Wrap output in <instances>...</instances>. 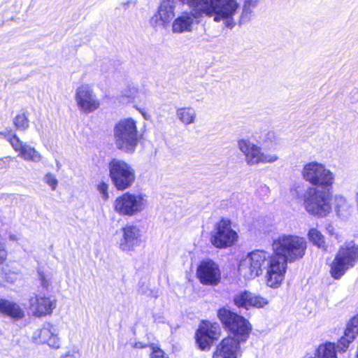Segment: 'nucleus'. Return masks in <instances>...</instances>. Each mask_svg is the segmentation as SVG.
Here are the masks:
<instances>
[{
  "label": "nucleus",
  "mask_w": 358,
  "mask_h": 358,
  "mask_svg": "<svg viewBox=\"0 0 358 358\" xmlns=\"http://www.w3.org/2000/svg\"><path fill=\"white\" fill-rule=\"evenodd\" d=\"M192 10L181 13L172 22L175 34L191 32L199 19L213 17L215 22H223L225 27L232 29L236 25L235 16L241 10L238 0H178Z\"/></svg>",
  "instance_id": "nucleus-1"
},
{
  "label": "nucleus",
  "mask_w": 358,
  "mask_h": 358,
  "mask_svg": "<svg viewBox=\"0 0 358 358\" xmlns=\"http://www.w3.org/2000/svg\"><path fill=\"white\" fill-rule=\"evenodd\" d=\"M306 248V242L304 238L296 236H283L274 241V253L271 255L268 286L278 287L284 278L287 263L301 258Z\"/></svg>",
  "instance_id": "nucleus-2"
},
{
  "label": "nucleus",
  "mask_w": 358,
  "mask_h": 358,
  "mask_svg": "<svg viewBox=\"0 0 358 358\" xmlns=\"http://www.w3.org/2000/svg\"><path fill=\"white\" fill-rule=\"evenodd\" d=\"M334 182V174L315 162V216L326 217L331 212Z\"/></svg>",
  "instance_id": "nucleus-3"
},
{
  "label": "nucleus",
  "mask_w": 358,
  "mask_h": 358,
  "mask_svg": "<svg viewBox=\"0 0 358 358\" xmlns=\"http://www.w3.org/2000/svg\"><path fill=\"white\" fill-rule=\"evenodd\" d=\"M271 261L270 253L261 250L252 251L240 261L238 274L245 280H251L260 275L263 270L266 268V283L268 284Z\"/></svg>",
  "instance_id": "nucleus-4"
},
{
  "label": "nucleus",
  "mask_w": 358,
  "mask_h": 358,
  "mask_svg": "<svg viewBox=\"0 0 358 358\" xmlns=\"http://www.w3.org/2000/svg\"><path fill=\"white\" fill-rule=\"evenodd\" d=\"M113 136L116 148L127 153H133L138 145V130L132 118L120 120L114 127Z\"/></svg>",
  "instance_id": "nucleus-5"
},
{
  "label": "nucleus",
  "mask_w": 358,
  "mask_h": 358,
  "mask_svg": "<svg viewBox=\"0 0 358 358\" xmlns=\"http://www.w3.org/2000/svg\"><path fill=\"white\" fill-rule=\"evenodd\" d=\"M358 262V245L353 241L345 243L339 249L331 267V273L339 279Z\"/></svg>",
  "instance_id": "nucleus-6"
},
{
  "label": "nucleus",
  "mask_w": 358,
  "mask_h": 358,
  "mask_svg": "<svg viewBox=\"0 0 358 358\" xmlns=\"http://www.w3.org/2000/svg\"><path fill=\"white\" fill-rule=\"evenodd\" d=\"M217 316L224 327L231 333L230 336L247 341L251 326L246 319L225 308L218 310Z\"/></svg>",
  "instance_id": "nucleus-7"
},
{
  "label": "nucleus",
  "mask_w": 358,
  "mask_h": 358,
  "mask_svg": "<svg viewBox=\"0 0 358 358\" xmlns=\"http://www.w3.org/2000/svg\"><path fill=\"white\" fill-rule=\"evenodd\" d=\"M108 169L113 184L118 190L130 187L135 181V169L124 160L113 159L109 162Z\"/></svg>",
  "instance_id": "nucleus-8"
},
{
  "label": "nucleus",
  "mask_w": 358,
  "mask_h": 358,
  "mask_svg": "<svg viewBox=\"0 0 358 358\" xmlns=\"http://www.w3.org/2000/svg\"><path fill=\"white\" fill-rule=\"evenodd\" d=\"M238 148L245 155L248 165L253 166L259 164H271L278 159L275 154L264 153L262 148L251 142L248 138L238 140Z\"/></svg>",
  "instance_id": "nucleus-9"
},
{
  "label": "nucleus",
  "mask_w": 358,
  "mask_h": 358,
  "mask_svg": "<svg viewBox=\"0 0 358 358\" xmlns=\"http://www.w3.org/2000/svg\"><path fill=\"white\" fill-rule=\"evenodd\" d=\"M147 201L142 194L126 192L118 196L113 204L114 210L120 215L134 216L142 212Z\"/></svg>",
  "instance_id": "nucleus-10"
},
{
  "label": "nucleus",
  "mask_w": 358,
  "mask_h": 358,
  "mask_svg": "<svg viewBox=\"0 0 358 358\" xmlns=\"http://www.w3.org/2000/svg\"><path fill=\"white\" fill-rule=\"evenodd\" d=\"M238 239V234L231 228V222L222 218L214 227L210 242L217 248H225L231 246Z\"/></svg>",
  "instance_id": "nucleus-11"
},
{
  "label": "nucleus",
  "mask_w": 358,
  "mask_h": 358,
  "mask_svg": "<svg viewBox=\"0 0 358 358\" xmlns=\"http://www.w3.org/2000/svg\"><path fill=\"white\" fill-rule=\"evenodd\" d=\"M75 100L78 109L85 114L94 112L100 107V101L88 85H82L76 89Z\"/></svg>",
  "instance_id": "nucleus-12"
},
{
  "label": "nucleus",
  "mask_w": 358,
  "mask_h": 358,
  "mask_svg": "<svg viewBox=\"0 0 358 358\" xmlns=\"http://www.w3.org/2000/svg\"><path fill=\"white\" fill-rule=\"evenodd\" d=\"M0 134L3 136L15 151L18 152V156L25 161L39 162L41 160V154L34 148L24 143L15 134L12 133L11 130L8 133L0 131Z\"/></svg>",
  "instance_id": "nucleus-13"
},
{
  "label": "nucleus",
  "mask_w": 358,
  "mask_h": 358,
  "mask_svg": "<svg viewBox=\"0 0 358 358\" xmlns=\"http://www.w3.org/2000/svg\"><path fill=\"white\" fill-rule=\"evenodd\" d=\"M121 237L118 241L120 249L123 252H132L142 243V230L134 224H127L121 229Z\"/></svg>",
  "instance_id": "nucleus-14"
},
{
  "label": "nucleus",
  "mask_w": 358,
  "mask_h": 358,
  "mask_svg": "<svg viewBox=\"0 0 358 358\" xmlns=\"http://www.w3.org/2000/svg\"><path fill=\"white\" fill-rule=\"evenodd\" d=\"M220 335V328L217 323L202 322L196 332V342L202 350H209L215 340Z\"/></svg>",
  "instance_id": "nucleus-15"
},
{
  "label": "nucleus",
  "mask_w": 358,
  "mask_h": 358,
  "mask_svg": "<svg viewBox=\"0 0 358 358\" xmlns=\"http://www.w3.org/2000/svg\"><path fill=\"white\" fill-rule=\"evenodd\" d=\"M196 275L200 282L205 285L215 286L221 280L219 266L210 259L203 260L200 263Z\"/></svg>",
  "instance_id": "nucleus-16"
},
{
  "label": "nucleus",
  "mask_w": 358,
  "mask_h": 358,
  "mask_svg": "<svg viewBox=\"0 0 358 358\" xmlns=\"http://www.w3.org/2000/svg\"><path fill=\"white\" fill-rule=\"evenodd\" d=\"M246 341L229 336L217 346L213 358H238L241 355L240 345Z\"/></svg>",
  "instance_id": "nucleus-17"
},
{
  "label": "nucleus",
  "mask_w": 358,
  "mask_h": 358,
  "mask_svg": "<svg viewBox=\"0 0 358 358\" xmlns=\"http://www.w3.org/2000/svg\"><path fill=\"white\" fill-rule=\"evenodd\" d=\"M175 0H162L157 12L150 18L152 27H165L175 16Z\"/></svg>",
  "instance_id": "nucleus-18"
},
{
  "label": "nucleus",
  "mask_w": 358,
  "mask_h": 358,
  "mask_svg": "<svg viewBox=\"0 0 358 358\" xmlns=\"http://www.w3.org/2000/svg\"><path fill=\"white\" fill-rule=\"evenodd\" d=\"M233 302L238 308H243L246 310L251 307L263 308L268 303L266 299L257 296L246 290L236 294L233 297Z\"/></svg>",
  "instance_id": "nucleus-19"
},
{
  "label": "nucleus",
  "mask_w": 358,
  "mask_h": 358,
  "mask_svg": "<svg viewBox=\"0 0 358 358\" xmlns=\"http://www.w3.org/2000/svg\"><path fill=\"white\" fill-rule=\"evenodd\" d=\"M33 339L36 343H47L50 347L58 349L60 347V339L57 336V329L48 324L41 329L36 331Z\"/></svg>",
  "instance_id": "nucleus-20"
},
{
  "label": "nucleus",
  "mask_w": 358,
  "mask_h": 358,
  "mask_svg": "<svg viewBox=\"0 0 358 358\" xmlns=\"http://www.w3.org/2000/svg\"><path fill=\"white\" fill-rule=\"evenodd\" d=\"M0 313L15 320H21L25 315L19 304L3 298H0Z\"/></svg>",
  "instance_id": "nucleus-21"
},
{
  "label": "nucleus",
  "mask_w": 358,
  "mask_h": 358,
  "mask_svg": "<svg viewBox=\"0 0 358 358\" xmlns=\"http://www.w3.org/2000/svg\"><path fill=\"white\" fill-rule=\"evenodd\" d=\"M30 305L35 310V315L42 316L50 314L55 304L48 297H34L30 299Z\"/></svg>",
  "instance_id": "nucleus-22"
},
{
  "label": "nucleus",
  "mask_w": 358,
  "mask_h": 358,
  "mask_svg": "<svg viewBox=\"0 0 358 358\" xmlns=\"http://www.w3.org/2000/svg\"><path fill=\"white\" fill-rule=\"evenodd\" d=\"M358 335V314L355 316L348 323L345 330L344 336L341 338L340 342L343 345L342 350L345 351L349 344L352 342Z\"/></svg>",
  "instance_id": "nucleus-23"
},
{
  "label": "nucleus",
  "mask_w": 358,
  "mask_h": 358,
  "mask_svg": "<svg viewBox=\"0 0 358 358\" xmlns=\"http://www.w3.org/2000/svg\"><path fill=\"white\" fill-rule=\"evenodd\" d=\"M341 347H343V345L340 341L337 344L327 342L320 345L317 349L316 357H315V358H337V352H344Z\"/></svg>",
  "instance_id": "nucleus-24"
},
{
  "label": "nucleus",
  "mask_w": 358,
  "mask_h": 358,
  "mask_svg": "<svg viewBox=\"0 0 358 358\" xmlns=\"http://www.w3.org/2000/svg\"><path fill=\"white\" fill-rule=\"evenodd\" d=\"M176 115L178 120L185 125L194 124L196 117V110L190 106L177 108Z\"/></svg>",
  "instance_id": "nucleus-25"
},
{
  "label": "nucleus",
  "mask_w": 358,
  "mask_h": 358,
  "mask_svg": "<svg viewBox=\"0 0 358 358\" xmlns=\"http://www.w3.org/2000/svg\"><path fill=\"white\" fill-rule=\"evenodd\" d=\"M303 205L306 210L310 215L313 214V187H309L303 196Z\"/></svg>",
  "instance_id": "nucleus-26"
},
{
  "label": "nucleus",
  "mask_w": 358,
  "mask_h": 358,
  "mask_svg": "<svg viewBox=\"0 0 358 358\" xmlns=\"http://www.w3.org/2000/svg\"><path fill=\"white\" fill-rule=\"evenodd\" d=\"M13 124L17 129L25 131L29 127V120L25 114H19L13 120Z\"/></svg>",
  "instance_id": "nucleus-27"
},
{
  "label": "nucleus",
  "mask_w": 358,
  "mask_h": 358,
  "mask_svg": "<svg viewBox=\"0 0 358 358\" xmlns=\"http://www.w3.org/2000/svg\"><path fill=\"white\" fill-rule=\"evenodd\" d=\"M259 0H245L241 13V19L246 17L252 12V9L255 8Z\"/></svg>",
  "instance_id": "nucleus-28"
},
{
  "label": "nucleus",
  "mask_w": 358,
  "mask_h": 358,
  "mask_svg": "<svg viewBox=\"0 0 358 358\" xmlns=\"http://www.w3.org/2000/svg\"><path fill=\"white\" fill-rule=\"evenodd\" d=\"M302 175L306 181H308L310 185H313V162H310L304 166Z\"/></svg>",
  "instance_id": "nucleus-29"
},
{
  "label": "nucleus",
  "mask_w": 358,
  "mask_h": 358,
  "mask_svg": "<svg viewBox=\"0 0 358 358\" xmlns=\"http://www.w3.org/2000/svg\"><path fill=\"white\" fill-rule=\"evenodd\" d=\"M315 245L324 252L327 251L328 248V245L326 244L324 236L316 229H315Z\"/></svg>",
  "instance_id": "nucleus-30"
},
{
  "label": "nucleus",
  "mask_w": 358,
  "mask_h": 358,
  "mask_svg": "<svg viewBox=\"0 0 358 358\" xmlns=\"http://www.w3.org/2000/svg\"><path fill=\"white\" fill-rule=\"evenodd\" d=\"M335 208L338 215H339L341 212L345 210L348 208L346 199L343 196H336L335 197Z\"/></svg>",
  "instance_id": "nucleus-31"
},
{
  "label": "nucleus",
  "mask_w": 358,
  "mask_h": 358,
  "mask_svg": "<svg viewBox=\"0 0 358 358\" xmlns=\"http://www.w3.org/2000/svg\"><path fill=\"white\" fill-rule=\"evenodd\" d=\"M37 274L41 287L45 289H48L51 284L50 280L47 278L46 275L41 268H37Z\"/></svg>",
  "instance_id": "nucleus-32"
},
{
  "label": "nucleus",
  "mask_w": 358,
  "mask_h": 358,
  "mask_svg": "<svg viewBox=\"0 0 358 358\" xmlns=\"http://www.w3.org/2000/svg\"><path fill=\"white\" fill-rule=\"evenodd\" d=\"M45 181L49 185L52 190H55L57 186L58 181L55 176L52 173H47L45 176Z\"/></svg>",
  "instance_id": "nucleus-33"
},
{
  "label": "nucleus",
  "mask_w": 358,
  "mask_h": 358,
  "mask_svg": "<svg viewBox=\"0 0 358 358\" xmlns=\"http://www.w3.org/2000/svg\"><path fill=\"white\" fill-rule=\"evenodd\" d=\"M97 189L101 194V198L106 201L108 199V185L105 182H101L98 185Z\"/></svg>",
  "instance_id": "nucleus-34"
},
{
  "label": "nucleus",
  "mask_w": 358,
  "mask_h": 358,
  "mask_svg": "<svg viewBox=\"0 0 358 358\" xmlns=\"http://www.w3.org/2000/svg\"><path fill=\"white\" fill-rule=\"evenodd\" d=\"M151 358H169L167 356L165 355L164 352L160 348L155 347L153 345H151Z\"/></svg>",
  "instance_id": "nucleus-35"
},
{
  "label": "nucleus",
  "mask_w": 358,
  "mask_h": 358,
  "mask_svg": "<svg viewBox=\"0 0 358 358\" xmlns=\"http://www.w3.org/2000/svg\"><path fill=\"white\" fill-rule=\"evenodd\" d=\"M278 136L274 131H268L265 136V141H267L271 143H274L278 141Z\"/></svg>",
  "instance_id": "nucleus-36"
},
{
  "label": "nucleus",
  "mask_w": 358,
  "mask_h": 358,
  "mask_svg": "<svg viewBox=\"0 0 358 358\" xmlns=\"http://www.w3.org/2000/svg\"><path fill=\"white\" fill-rule=\"evenodd\" d=\"M10 160V157H7L4 159H0V170L8 168Z\"/></svg>",
  "instance_id": "nucleus-37"
},
{
  "label": "nucleus",
  "mask_w": 358,
  "mask_h": 358,
  "mask_svg": "<svg viewBox=\"0 0 358 358\" xmlns=\"http://www.w3.org/2000/svg\"><path fill=\"white\" fill-rule=\"evenodd\" d=\"M7 252L3 244L0 243V264L3 263L6 259Z\"/></svg>",
  "instance_id": "nucleus-38"
},
{
  "label": "nucleus",
  "mask_w": 358,
  "mask_h": 358,
  "mask_svg": "<svg viewBox=\"0 0 358 358\" xmlns=\"http://www.w3.org/2000/svg\"><path fill=\"white\" fill-rule=\"evenodd\" d=\"M61 358H79V355L76 352H67L66 355L62 356Z\"/></svg>",
  "instance_id": "nucleus-39"
},
{
  "label": "nucleus",
  "mask_w": 358,
  "mask_h": 358,
  "mask_svg": "<svg viewBox=\"0 0 358 358\" xmlns=\"http://www.w3.org/2000/svg\"><path fill=\"white\" fill-rule=\"evenodd\" d=\"M134 347L135 348H139V349H141V348H145V347H146V345H143V344L142 343H141V342H136V343H135V344H134Z\"/></svg>",
  "instance_id": "nucleus-40"
},
{
  "label": "nucleus",
  "mask_w": 358,
  "mask_h": 358,
  "mask_svg": "<svg viewBox=\"0 0 358 358\" xmlns=\"http://www.w3.org/2000/svg\"><path fill=\"white\" fill-rule=\"evenodd\" d=\"M308 236L310 241L313 239V229H310L308 231Z\"/></svg>",
  "instance_id": "nucleus-41"
},
{
  "label": "nucleus",
  "mask_w": 358,
  "mask_h": 358,
  "mask_svg": "<svg viewBox=\"0 0 358 358\" xmlns=\"http://www.w3.org/2000/svg\"><path fill=\"white\" fill-rule=\"evenodd\" d=\"M130 3H131V1H127L126 2L122 3V6L124 7V9H127L129 7Z\"/></svg>",
  "instance_id": "nucleus-42"
},
{
  "label": "nucleus",
  "mask_w": 358,
  "mask_h": 358,
  "mask_svg": "<svg viewBox=\"0 0 358 358\" xmlns=\"http://www.w3.org/2000/svg\"><path fill=\"white\" fill-rule=\"evenodd\" d=\"M9 239L13 241H17V238L15 235H10Z\"/></svg>",
  "instance_id": "nucleus-43"
},
{
  "label": "nucleus",
  "mask_w": 358,
  "mask_h": 358,
  "mask_svg": "<svg viewBox=\"0 0 358 358\" xmlns=\"http://www.w3.org/2000/svg\"><path fill=\"white\" fill-rule=\"evenodd\" d=\"M300 191H301L300 189L298 190L297 189H292V195H294L295 193L299 194Z\"/></svg>",
  "instance_id": "nucleus-44"
},
{
  "label": "nucleus",
  "mask_w": 358,
  "mask_h": 358,
  "mask_svg": "<svg viewBox=\"0 0 358 358\" xmlns=\"http://www.w3.org/2000/svg\"><path fill=\"white\" fill-rule=\"evenodd\" d=\"M308 358H313V357H308Z\"/></svg>",
  "instance_id": "nucleus-45"
}]
</instances>
